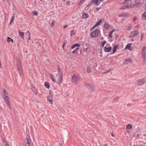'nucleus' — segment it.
<instances>
[{
	"mask_svg": "<svg viewBox=\"0 0 146 146\" xmlns=\"http://www.w3.org/2000/svg\"><path fill=\"white\" fill-rule=\"evenodd\" d=\"M24 146H32V141L29 135H27L25 140Z\"/></svg>",
	"mask_w": 146,
	"mask_h": 146,
	"instance_id": "obj_1",
	"label": "nucleus"
},
{
	"mask_svg": "<svg viewBox=\"0 0 146 146\" xmlns=\"http://www.w3.org/2000/svg\"><path fill=\"white\" fill-rule=\"evenodd\" d=\"M49 96H47V100L49 102L50 104L52 105L53 103V92L51 90L49 91Z\"/></svg>",
	"mask_w": 146,
	"mask_h": 146,
	"instance_id": "obj_2",
	"label": "nucleus"
},
{
	"mask_svg": "<svg viewBox=\"0 0 146 146\" xmlns=\"http://www.w3.org/2000/svg\"><path fill=\"white\" fill-rule=\"evenodd\" d=\"M79 79V77L77 75L75 74L73 75L72 78V81L74 84H76Z\"/></svg>",
	"mask_w": 146,
	"mask_h": 146,
	"instance_id": "obj_3",
	"label": "nucleus"
},
{
	"mask_svg": "<svg viewBox=\"0 0 146 146\" xmlns=\"http://www.w3.org/2000/svg\"><path fill=\"white\" fill-rule=\"evenodd\" d=\"M3 98L5 102L7 104L8 107L10 110H11L12 107L10 104L9 99V97L7 96H3Z\"/></svg>",
	"mask_w": 146,
	"mask_h": 146,
	"instance_id": "obj_4",
	"label": "nucleus"
},
{
	"mask_svg": "<svg viewBox=\"0 0 146 146\" xmlns=\"http://www.w3.org/2000/svg\"><path fill=\"white\" fill-rule=\"evenodd\" d=\"M85 87L91 91H93L95 90V87L90 84H86L85 85Z\"/></svg>",
	"mask_w": 146,
	"mask_h": 146,
	"instance_id": "obj_5",
	"label": "nucleus"
},
{
	"mask_svg": "<svg viewBox=\"0 0 146 146\" xmlns=\"http://www.w3.org/2000/svg\"><path fill=\"white\" fill-rule=\"evenodd\" d=\"M124 4L127 6H129V9L131 8L134 7L133 4L132 3L131 0H125Z\"/></svg>",
	"mask_w": 146,
	"mask_h": 146,
	"instance_id": "obj_6",
	"label": "nucleus"
},
{
	"mask_svg": "<svg viewBox=\"0 0 146 146\" xmlns=\"http://www.w3.org/2000/svg\"><path fill=\"white\" fill-rule=\"evenodd\" d=\"M99 31L96 29L93 31L90 34V36L92 38H96L98 35Z\"/></svg>",
	"mask_w": 146,
	"mask_h": 146,
	"instance_id": "obj_7",
	"label": "nucleus"
},
{
	"mask_svg": "<svg viewBox=\"0 0 146 146\" xmlns=\"http://www.w3.org/2000/svg\"><path fill=\"white\" fill-rule=\"evenodd\" d=\"M145 79L143 78L138 80L137 81V83L138 86H141L145 83Z\"/></svg>",
	"mask_w": 146,
	"mask_h": 146,
	"instance_id": "obj_8",
	"label": "nucleus"
},
{
	"mask_svg": "<svg viewBox=\"0 0 146 146\" xmlns=\"http://www.w3.org/2000/svg\"><path fill=\"white\" fill-rule=\"evenodd\" d=\"M58 84H61L62 82V74L60 73L59 75V77L58 79Z\"/></svg>",
	"mask_w": 146,
	"mask_h": 146,
	"instance_id": "obj_9",
	"label": "nucleus"
},
{
	"mask_svg": "<svg viewBox=\"0 0 146 146\" xmlns=\"http://www.w3.org/2000/svg\"><path fill=\"white\" fill-rule=\"evenodd\" d=\"M139 33L138 31H132L131 33V34L132 35L133 37L139 34Z\"/></svg>",
	"mask_w": 146,
	"mask_h": 146,
	"instance_id": "obj_10",
	"label": "nucleus"
},
{
	"mask_svg": "<svg viewBox=\"0 0 146 146\" xmlns=\"http://www.w3.org/2000/svg\"><path fill=\"white\" fill-rule=\"evenodd\" d=\"M102 20H100L99 21H98L96 24L93 27L92 29H94L95 27H97V26L100 25L102 23Z\"/></svg>",
	"mask_w": 146,
	"mask_h": 146,
	"instance_id": "obj_11",
	"label": "nucleus"
},
{
	"mask_svg": "<svg viewBox=\"0 0 146 146\" xmlns=\"http://www.w3.org/2000/svg\"><path fill=\"white\" fill-rule=\"evenodd\" d=\"M111 47H109L108 48L105 47L104 48V50L105 52H108L111 51Z\"/></svg>",
	"mask_w": 146,
	"mask_h": 146,
	"instance_id": "obj_12",
	"label": "nucleus"
},
{
	"mask_svg": "<svg viewBox=\"0 0 146 146\" xmlns=\"http://www.w3.org/2000/svg\"><path fill=\"white\" fill-rule=\"evenodd\" d=\"M131 44H132L131 43L127 44L125 48V49H127L129 50H132V49L131 48Z\"/></svg>",
	"mask_w": 146,
	"mask_h": 146,
	"instance_id": "obj_13",
	"label": "nucleus"
},
{
	"mask_svg": "<svg viewBox=\"0 0 146 146\" xmlns=\"http://www.w3.org/2000/svg\"><path fill=\"white\" fill-rule=\"evenodd\" d=\"M98 1V0H92L91 2L90 3L92 5H93L94 3L97 5V6L98 5H97Z\"/></svg>",
	"mask_w": 146,
	"mask_h": 146,
	"instance_id": "obj_14",
	"label": "nucleus"
},
{
	"mask_svg": "<svg viewBox=\"0 0 146 146\" xmlns=\"http://www.w3.org/2000/svg\"><path fill=\"white\" fill-rule=\"evenodd\" d=\"M119 46V44L115 45L114 46L113 50V54H114L116 51L117 49Z\"/></svg>",
	"mask_w": 146,
	"mask_h": 146,
	"instance_id": "obj_15",
	"label": "nucleus"
},
{
	"mask_svg": "<svg viewBox=\"0 0 146 146\" xmlns=\"http://www.w3.org/2000/svg\"><path fill=\"white\" fill-rule=\"evenodd\" d=\"M142 57L144 59V60H146V52H143L142 53Z\"/></svg>",
	"mask_w": 146,
	"mask_h": 146,
	"instance_id": "obj_16",
	"label": "nucleus"
},
{
	"mask_svg": "<svg viewBox=\"0 0 146 146\" xmlns=\"http://www.w3.org/2000/svg\"><path fill=\"white\" fill-rule=\"evenodd\" d=\"M17 68L20 74V75H21L22 74V67L21 66H19L17 67Z\"/></svg>",
	"mask_w": 146,
	"mask_h": 146,
	"instance_id": "obj_17",
	"label": "nucleus"
},
{
	"mask_svg": "<svg viewBox=\"0 0 146 146\" xmlns=\"http://www.w3.org/2000/svg\"><path fill=\"white\" fill-rule=\"evenodd\" d=\"M49 75L52 81L54 82H56L54 78L53 75L51 74H49Z\"/></svg>",
	"mask_w": 146,
	"mask_h": 146,
	"instance_id": "obj_18",
	"label": "nucleus"
},
{
	"mask_svg": "<svg viewBox=\"0 0 146 146\" xmlns=\"http://www.w3.org/2000/svg\"><path fill=\"white\" fill-rule=\"evenodd\" d=\"M110 26L108 23H106L105 25V28L106 30H108L110 27Z\"/></svg>",
	"mask_w": 146,
	"mask_h": 146,
	"instance_id": "obj_19",
	"label": "nucleus"
},
{
	"mask_svg": "<svg viewBox=\"0 0 146 146\" xmlns=\"http://www.w3.org/2000/svg\"><path fill=\"white\" fill-rule=\"evenodd\" d=\"M3 142L5 146H9L7 142L5 140L4 138L3 139Z\"/></svg>",
	"mask_w": 146,
	"mask_h": 146,
	"instance_id": "obj_20",
	"label": "nucleus"
},
{
	"mask_svg": "<svg viewBox=\"0 0 146 146\" xmlns=\"http://www.w3.org/2000/svg\"><path fill=\"white\" fill-rule=\"evenodd\" d=\"M19 34L20 36L22 38H24V33L23 32L21 31H19Z\"/></svg>",
	"mask_w": 146,
	"mask_h": 146,
	"instance_id": "obj_21",
	"label": "nucleus"
},
{
	"mask_svg": "<svg viewBox=\"0 0 146 146\" xmlns=\"http://www.w3.org/2000/svg\"><path fill=\"white\" fill-rule=\"evenodd\" d=\"M142 18L143 20H145L146 19V11L143 14Z\"/></svg>",
	"mask_w": 146,
	"mask_h": 146,
	"instance_id": "obj_22",
	"label": "nucleus"
},
{
	"mask_svg": "<svg viewBox=\"0 0 146 146\" xmlns=\"http://www.w3.org/2000/svg\"><path fill=\"white\" fill-rule=\"evenodd\" d=\"M7 41L8 42H11L12 43L13 42V39H11V38L9 37H8L7 39Z\"/></svg>",
	"mask_w": 146,
	"mask_h": 146,
	"instance_id": "obj_23",
	"label": "nucleus"
},
{
	"mask_svg": "<svg viewBox=\"0 0 146 146\" xmlns=\"http://www.w3.org/2000/svg\"><path fill=\"white\" fill-rule=\"evenodd\" d=\"M115 31V30H112L109 33V36L111 38H112V33Z\"/></svg>",
	"mask_w": 146,
	"mask_h": 146,
	"instance_id": "obj_24",
	"label": "nucleus"
},
{
	"mask_svg": "<svg viewBox=\"0 0 146 146\" xmlns=\"http://www.w3.org/2000/svg\"><path fill=\"white\" fill-rule=\"evenodd\" d=\"M129 9V6H127L126 5L125 6H123L121 7L120 8V9L123 10L126 9Z\"/></svg>",
	"mask_w": 146,
	"mask_h": 146,
	"instance_id": "obj_25",
	"label": "nucleus"
},
{
	"mask_svg": "<svg viewBox=\"0 0 146 146\" xmlns=\"http://www.w3.org/2000/svg\"><path fill=\"white\" fill-rule=\"evenodd\" d=\"M88 17V15L87 14L84 13L82 15V17L84 19Z\"/></svg>",
	"mask_w": 146,
	"mask_h": 146,
	"instance_id": "obj_26",
	"label": "nucleus"
},
{
	"mask_svg": "<svg viewBox=\"0 0 146 146\" xmlns=\"http://www.w3.org/2000/svg\"><path fill=\"white\" fill-rule=\"evenodd\" d=\"M131 61V60L129 59H127L125 60L124 61V64H127L129 62H130Z\"/></svg>",
	"mask_w": 146,
	"mask_h": 146,
	"instance_id": "obj_27",
	"label": "nucleus"
},
{
	"mask_svg": "<svg viewBox=\"0 0 146 146\" xmlns=\"http://www.w3.org/2000/svg\"><path fill=\"white\" fill-rule=\"evenodd\" d=\"M119 99V98L118 97H116L113 99V101L114 102H117L118 101Z\"/></svg>",
	"mask_w": 146,
	"mask_h": 146,
	"instance_id": "obj_28",
	"label": "nucleus"
},
{
	"mask_svg": "<svg viewBox=\"0 0 146 146\" xmlns=\"http://www.w3.org/2000/svg\"><path fill=\"white\" fill-rule=\"evenodd\" d=\"M146 46H143L142 48L141 53L143 52H146V51H145V50L146 49Z\"/></svg>",
	"mask_w": 146,
	"mask_h": 146,
	"instance_id": "obj_29",
	"label": "nucleus"
},
{
	"mask_svg": "<svg viewBox=\"0 0 146 146\" xmlns=\"http://www.w3.org/2000/svg\"><path fill=\"white\" fill-rule=\"evenodd\" d=\"M32 91L35 93H36V90L35 89V88L34 86H32Z\"/></svg>",
	"mask_w": 146,
	"mask_h": 146,
	"instance_id": "obj_30",
	"label": "nucleus"
},
{
	"mask_svg": "<svg viewBox=\"0 0 146 146\" xmlns=\"http://www.w3.org/2000/svg\"><path fill=\"white\" fill-rule=\"evenodd\" d=\"M4 96H7V95H8V93L5 89H4Z\"/></svg>",
	"mask_w": 146,
	"mask_h": 146,
	"instance_id": "obj_31",
	"label": "nucleus"
},
{
	"mask_svg": "<svg viewBox=\"0 0 146 146\" xmlns=\"http://www.w3.org/2000/svg\"><path fill=\"white\" fill-rule=\"evenodd\" d=\"M70 35L71 36H72L73 35H75V33L73 30H71L70 31Z\"/></svg>",
	"mask_w": 146,
	"mask_h": 146,
	"instance_id": "obj_32",
	"label": "nucleus"
},
{
	"mask_svg": "<svg viewBox=\"0 0 146 146\" xmlns=\"http://www.w3.org/2000/svg\"><path fill=\"white\" fill-rule=\"evenodd\" d=\"M92 5V4L90 3V4H88L86 7V10H88L89 8Z\"/></svg>",
	"mask_w": 146,
	"mask_h": 146,
	"instance_id": "obj_33",
	"label": "nucleus"
},
{
	"mask_svg": "<svg viewBox=\"0 0 146 146\" xmlns=\"http://www.w3.org/2000/svg\"><path fill=\"white\" fill-rule=\"evenodd\" d=\"M50 87V84L49 82H46V88L49 89Z\"/></svg>",
	"mask_w": 146,
	"mask_h": 146,
	"instance_id": "obj_34",
	"label": "nucleus"
},
{
	"mask_svg": "<svg viewBox=\"0 0 146 146\" xmlns=\"http://www.w3.org/2000/svg\"><path fill=\"white\" fill-rule=\"evenodd\" d=\"M91 68H90L89 67H88L87 68V72L88 73L90 72L91 71Z\"/></svg>",
	"mask_w": 146,
	"mask_h": 146,
	"instance_id": "obj_35",
	"label": "nucleus"
},
{
	"mask_svg": "<svg viewBox=\"0 0 146 146\" xmlns=\"http://www.w3.org/2000/svg\"><path fill=\"white\" fill-rule=\"evenodd\" d=\"M132 127L133 125L132 124H129L127 126L126 128H132Z\"/></svg>",
	"mask_w": 146,
	"mask_h": 146,
	"instance_id": "obj_36",
	"label": "nucleus"
},
{
	"mask_svg": "<svg viewBox=\"0 0 146 146\" xmlns=\"http://www.w3.org/2000/svg\"><path fill=\"white\" fill-rule=\"evenodd\" d=\"M106 41H104L102 43V46L103 47H104L105 44L106 43Z\"/></svg>",
	"mask_w": 146,
	"mask_h": 146,
	"instance_id": "obj_37",
	"label": "nucleus"
},
{
	"mask_svg": "<svg viewBox=\"0 0 146 146\" xmlns=\"http://www.w3.org/2000/svg\"><path fill=\"white\" fill-rule=\"evenodd\" d=\"M32 13L34 14L35 15H37L38 14V12L37 11H34L32 12Z\"/></svg>",
	"mask_w": 146,
	"mask_h": 146,
	"instance_id": "obj_38",
	"label": "nucleus"
},
{
	"mask_svg": "<svg viewBox=\"0 0 146 146\" xmlns=\"http://www.w3.org/2000/svg\"><path fill=\"white\" fill-rule=\"evenodd\" d=\"M54 21H53L52 22L51 24V27H53L54 26Z\"/></svg>",
	"mask_w": 146,
	"mask_h": 146,
	"instance_id": "obj_39",
	"label": "nucleus"
},
{
	"mask_svg": "<svg viewBox=\"0 0 146 146\" xmlns=\"http://www.w3.org/2000/svg\"><path fill=\"white\" fill-rule=\"evenodd\" d=\"M58 72L59 73V74H58V75H60V73H61L62 72V70H61L59 68H58Z\"/></svg>",
	"mask_w": 146,
	"mask_h": 146,
	"instance_id": "obj_40",
	"label": "nucleus"
},
{
	"mask_svg": "<svg viewBox=\"0 0 146 146\" xmlns=\"http://www.w3.org/2000/svg\"><path fill=\"white\" fill-rule=\"evenodd\" d=\"M17 67L21 66V62H17Z\"/></svg>",
	"mask_w": 146,
	"mask_h": 146,
	"instance_id": "obj_41",
	"label": "nucleus"
},
{
	"mask_svg": "<svg viewBox=\"0 0 146 146\" xmlns=\"http://www.w3.org/2000/svg\"><path fill=\"white\" fill-rule=\"evenodd\" d=\"M17 62H21L20 58H19L18 57L17 58Z\"/></svg>",
	"mask_w": 146,
	"mask_h": 146,
	"instance_id": "obj_42",
	"label": "nucleus"
},
{
	"mask_svg": "<svg viewBox=\"0 0 146 146\" xmlns=\"http://www.w3.org/2000/svg\"><path fill=\"white\" fill-rule=\"evenodd\" d=\"M132 128H126V130L128 133H129L130 132V130Z\"/></svg>",
	"mask_w": 146,
	"mask_h": 146,
	"instance_id": "obj_43",
	"label": "nucleus"
},
{
	"mask_svg": "<svg viewBox=\"0 0 146 146\" xmlns=\"http://www.w3.org/2000/svg\"><path fill=\"white\" fill-rule=\"evenodd\" d=\"M132 25H129L128 27V30H129L130 29L132 28Z\"/></svg>",
	"mask_w": 146,
	"mask_h": 146,
	"instance_id": "obj_44",
	"label": "nucleus"
},
{
	"mask_svg": "<svg viewBox=\"0 0 146 146\" xmlns=\"http://www.w3.org/2000/svg\"><path fill=\"white\" fill-rule=\"evenodd\" d=\"M14 17V16H13L12 17V19L11 20V21H10V24L12 22H13V18Z\"/></svg>",
	"mask_w": 146,
	"mask_h": 146,
	"instance_id": "obj_45",
	"label": "nucleus"
},
{
	"mask_svg": "<svg viewBox=\"0 0 146 146\" xmlns=\"http://www.w3.org/2000/svg\"><path fill=\"white\" fill-rule=\"evenodd\" d=\"M143 34H141V40H143Z\"/></svg>",
	"mask_w": 146,
	"mask_h": 146,
	"instance_id": "obj_46",
	"label": "nucleus"
},
{
	"mask_svg": "<svg viewBox=\"0 0 146 146\" xmlns=\"http://www.w3.org/2000/svg\"><path fill=\"white\" fill-rule=\"evenodd\" d=\"M137 17H134L133 18V22H134V21H135V20H137Z\"/></svg>",
	"mask_w": 146,
	"mask_h": 146,
	"instance_id": "obj_47",
	"label": "nucleus"
},
{
	"mask_svg": "<svg viewBox=\"0 0 146 146\" xmlns=\"http://www.w3.org/2000/svg\"><path fill=\"white\" fill-rule=\"evenodd\" d=\"M74 45L75 47H79L80 46V45L78 44H76Z\"/></svg>",
	"mask_w": 146,
	"mask_h": 146,
	"instance_id": "obj_48",
	"label": "nucleus"
},
{
	"mask_svg": "<svg viewBox=\"0 0 146 146\" xmlns=\"http://www.w3.org/2000/svg\"><path fill=\"white\" fill-rule=\"evenodd\" d=\"M26 34H27V33H28V35H28V36H30V32H29V31H28L26 32Z\"/></svg>",
	"mask_w": 146,
	"mask_h": 146,
	"instance_id": "obj_49",
	"label": "nucleus"
},
{
	"mask_svg": "<svg viewBox=\"0 0 146 146\" xmlns=\"http://www.w3.org/2000/svg\"><path fill=\"white\" fill-rule=\"evenodd\" d=\"M66 43V40H64L63 42V46H64Z\"/></svg>",
	"mask_w": 146,
	"mask_h": 146,
	"instance_id": "obj_50",
	"label": "nucleus"
},
{
	"mask_svg": "<svg viewBox=\"0 0 146 146\" xmlns=\"http://www.w3.org/2000/svg\"><path fill=\"white\" fill-rule=\"evenodd\" d=\"M70 4V2L69 1L67 2L66 4L67 5H69Z\"/></svg>",
	"mask_w": 146,
	"mask_h": 146,
	"instance_id": "obj_51",
	"label": "nucleus"
},
{
	"mask_svg": "<svg viewBox=\"0 0 146 146\" xmlns=\"http://www.w3.org/2000/svg\"><path fill=\"white\" fill-rule=\"evenodd\" d=\"M26 133H27V135H29V133L28 131H27Z\"/></svg>",
	"mask_w": 146,
	"mask_h": 146,
	"instance_id": "obj_52",
	"label": "nucleus"
},
{
	"mask_svg": "<svg viewBox=\"0 0 146 146\" xmlns=\"http://www.w3.org/2000/svg\"><path fill=\"white\" fill-rule=\"evenodd\" d=\"M100 9V8L97 7L96 8V11H98Z\"/></svg>",
	"mask_w": 146,
	"mask_h": 146,
	"instance_id": "obj_53",
	"label": "nucleus"
},
{
	"mask_svg": "<svg viewBox=\"0 0 146 146\" xmlns=\"http://www.w3.org/2000/svg\"><path fill=\"white\" fill-rule=\"evenodd\" d=\"M67 27V25H66L63 26V28L64 29L66 28V27Z\"/></svg>",
	"mask_w": 146,
	"mask_h": 146,
	"instance_id": "obj_54",
	"label": "nucleus"
},
{
	"mask_svg": "<svg viewBox=\"0 0 146 146\" xmlns=\"http://www.w3.org/2000/svg\"><path fill=\"white\" fill-rule=\"evenodd\" d=\"M79 49V48H77L75 50H76V52H78V50Z\"/></svg>",
	"mask_w": 146,
	"mask_h": 146,
	"instance_id": "obj_55",
	"label": "nucleus"
},
{
	"mask_svg": "<svg viewBox=\"0 0 146 146\" xmlns=\"http://www.w3.org/2000/svg\"><path fill=\"white\" fill-rule=\"evenodd\" d=\"M129 38H130L131 37H133L132 35L131 34V33H130V35L129 36Z\"/></svg>",
	"mask_w": 146,
	"mask_h": 146,
	"instance_id": "obj_56",
	"label": "nucleus"
},
{
	"mask_svg": "<svg viewBox=\"0 0 146 146\" xmlns=\"http://www.w3.org/2000/svg\"><path fill=\"white\" fill-rule=\"evenodd\" d=\"M111 70H109L107 71L106 72H105L104 73H107L111 71Z\"/></svg>",
	"mask_w": 146,
	"mask_h": 146,
	"instance_id": "obj_57",
	"label": "nucleus"
},
{
	"mask_svg": "<svg viewBox=\"0 0 146 146\" xmlns=\"http://www.w3.org/2000/svg\"><path fill=\"white\" fill-rule=\"evenodd\" d=\"M75 47V45L74 44L72 46L71 48L72 49H73V48H74Z\"/></svg>",
	"mask_w": 146,
	"mask_h": 146,
	"instance_id": "obj_58",
	"label": "nucleus"
},
{
	"mask_svg": "<svg viewBox=\"0 0 146 146\" xmlns=\"http://www.w3.org/2000/svg\"><path fill=\"white\" fill-rule=\"evenodd\" d=\"M72 52L73 53H74L76 52V50H74L72 51Z\"/></svg>",
	"mask_w": 146,
	"mask_h": 146,
	"instance_id": "obj_59",
	"label": "nucleus"
},
{
	"mask_svg": "<svg viewBox=\"0 0 146 146\" xmlns=\"http://www.w3.org/2000/svg\"><path fill=\"white\" fill-rule=\"evenodd\" d=\"M88 49V48H84V51H86Z\"/></svg>",
	"mask_w": 146,
	"mask_h": 146,
	"instance_id": "obj_60",
	"label": "nucleus"
},
{
	"mask_svg": "<svg viewBox=\"0 0 146 146\" xmlns=\"http://www.w3.org/2000/svg\"><path fill=\"white\" fill-rule=\"evenodd\" d=\"M139 134H137V136H135V138H137L138 137H139Z\"/></svg>",
	"mask_w": 146,
	"mask_h": 146,
	"instance_id": "obj_61",
	"label": "nucleus"
},
{
	"mask_svg": "<svg viewBox=\"0 0 146 146\" xmlns=\"http://www.w3.org/2000/svg\"><path fill=\"white\" fill-rule=\"evenodd\" d=\"M111 136H113V137H114V135H113V133H111Z\"/></svg>",
	"mask_w": 146,
	"mask_h": 146,
	"instance_id": "obj_62",
	"label": "nucleus"
},
{
	"mask_svg": "<svg viewBox=\"0 0 146 146\" xmlns=\"http://www.w3.org/2000/svg\"><path fill=\"white\" fill-rule=\"evenodd\" d=\"M103 146H108L107 145V144H105Z\"/></svg>",
	"mask_w": 146,
	"mask_h": 146,
	"instance_id": "obj_63",
	"label": "nucleus"
},
{
	"mask_svg": "<svg viewBox=\"0 0 146 146\" xmlns=\"http://www.w3.org/2000/svg\"><path fill=\"white\" fill-rule=\"evenodd\" d=\"M29 38L28 39V40H29L30 39V36H29Z\"/></svg>",
	"mask_w": 146,
	"mask_h": 146,
	"instance_id": "obj_64",
	"label": "nucleus"
}]
</instances>
